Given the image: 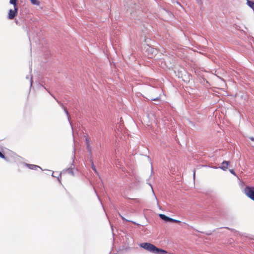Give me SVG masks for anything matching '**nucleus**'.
Returning a JSON list of instances; mask_svg holds the SVG:
<instances>
[{
    "label": "nucleus",
    "mask_w": 254,
    "mask_h": 254,
    "mask_svg": "<svg viewBox=\"0 0 254 254\" xmlns=\"http://www.w3.org/2000/svg\"><path fill=\"white\" fill-rule=\"evenodd\" d=\"M141 248L155 254H166L167 252L162 249L158 248L149 243H142L139 244Z\"/></svg>",
    "instance_id": "f257e3e1"
},
{
    "label": "nucleus",
    "mask_w": 254,
    "mask_h": 254,
    "mask_svg": "<svg viewBox=\"0 0 254 254\" xmlns=\"http://www.w3.org/2000/svg\"><path fill=\"white\" fill-rule=\"evenodd\" d=\"M10 3L14 5V9L9 10L8 17L9 19H13L17 13L18 8L16 6V0H10Z\"/></svg>",
    "instance_id": "f03ea898"
},
{
    "label": "nucleus",
    "mask_w": 254,
    "mask_h": 254,
    "mask_svg": "<svg viewBox=\"0 0 254 254\" xmlns=\"http://www.w3.org/2000/svg\"><path fill=\"white\" fill-rule=\"evenodd\" d=\"M243 192L249 198L254 201V187L246 186L243 190Z\"/></svg>",
    "instance_id": "7ed1b4c3"
},
{
    "label": "nucleus",
    "mask_w": 254,
    "mask_h": 254,
    "mask_svg": "<svg viewBox=\"0 0 254 254\" xmlns=\"http://www.w3.org/2000/svg\"><path fill=\"white\" fill-rule=\"evenodd\" d=\"M144 50L149 58H152L153 56H155L157 53L156 49L151 47L148 44H146L144 46Z\"/></svg>",
    "instance_id": "20e7f679"
},
{
    "label": "nucleus",
    "mask_w": 254,
    "mask_h": 254,
    "mask_svg": "<svg viewBox=\"0 0 254 254\" xmlns=\"http://www.w3.org/2000/svg\"><path fill=\"white\" fill-rule=\"evenodd\" d=\"M56 100V101L59 103L60 104V105L62 107V108L64 109V111L65 112V113L66 114V116H67V119L69 122V124L70 125V126L72 127V125H71V123L70 122V116H69V114L67 110V109L64 107L63 104L61 103H60L58 100L56 98V97L55 96H54L53 95H51Z\"/></svg>",
    "instance_id": "39448f33"
},
{
    "label": "nucleus",
    "mask_w": 254,
    "mask_h": 254,
    "mask_svg": "<svg viewBox=\"0 0 254 254\" xmlns=\"http://www.w3.org/2000/svg\"><path fill=\"white\" fill-rule=\"evenodd\" d=\"M229 164V162L227 161H224L221 164V165L218 167V168H220L222 169L223 171H226L228 166Z\"/></svg>",
    "instance_id": "423d86ee"
},
{
    "label": "nucleus",
    "mask_w": 254,
    "mask_h": 254,
    "mask_svg": "<svg viewBox=\"0 0 254 254\" xmlns=\"http://www.w3.org/2000/svg\"><path fill=\"white\" fill-rule=\"evenodd\" d=\"M160 218L164 220L165 222H170V217L165 215V214H160L159 215Z\"/></svg>",
    "instance_id": "0eeeda50"
},
{
    "label": "nucleus",
    "mask_w": 254,
    "mask_h": 254,
    "mask_svg": "<svg viewBox=\"0 0 254 254\" xmlns=\"http://www.w3.org/2000/svg\"><path fill=\"white\" fill-rule=\"evenodd\" d=\"M25 165L31 170H36L37 168L41 169V167L36 165L25 164Z\"/></svg>",
    "instance_id": "6e6552de"
},
{
    "label": "nucleus",
    "mask_w": 254,
    "mask_h": 254,
    "mask_svg": "<svg viewBox=\"0 0 254 254\" xmlns=\"http://www.w3.org/2000/svg\"><path fill=\"white\" fill-rule=\"evenodd\" d=\"M247 5L250 7L252 9L254 10V2L250 0H247Z\"/></svg>",
    "instance_id": "1a4fd4ad"
},
{
    "label": "nucleus",
    "mask_w": 254,
    "mask_h": 254,
    "mask_svg": "<svg viewBox=\"0 0 254 254\" xmlns=\"http://www.w3.org/2000/svg\"><path fill=\"white\" fill-rule=\"evenodd\" d=\"M63 172H66V173H67L69 174H70L72 176L73 175V171L72 168H67L66 170H64Z\"/></svg>",
    "instance_id": "9d476101"
},
{
    "label": "nucleus",
    "mask_w": 254,
    "mask_h": 254,
    "mask_svg": "<svg viewBox=\"0 0 254 254\" xmlns=\"http://www.w3.org/2000/svg\"><path fill=\"white\" fill-rule=\"evenodd\" d=\"M33 4L35 5H39V1L38 0H29Z\"/></svg>",
    "instance_id": "9b49d317"
},
{
    "label": "nucleus",
    "mask_w": 254,
    "mask_h": 254,
    "mask_svg": "<svg viewBox=\"0 0 254 254\" xmlns=\"http://www.w3.org/2000/svg\"><path fill=\"white\" fill-rule=\"evenodd\" d=\"M119 215L120 216V217L122 218V219L124 220V221H127V222H130L132 223H134L135 224H136V223L134 222V221H130V220H128L127 219H126V218H125L122 215H121L120 213H119Z\"/></svg>",
    "instance_id": "f8f14e48"
},
{
    "label": "nucleus",
    "mask_w": 254,
    "mask_h": 254,
    "mask_svg": "<svg viewBox=\"0 0 254 254\" xmlns=\"http://www.w3.org/2000/svg\"><path fill=\"white\" fill-rule=\"evenodd\" d=\"M91 167H92V169L94 170V171L96 173H97V170L95 168V166H94V163L93 162H91Z\"/></svg>",
    "instance_id": "ddd939ff"
},
{
    "label": "nucleus",
    "mask_w": 254,
    "mask_h": 254,
    "mask_svg": "<svg viewBox=\"0 0 254 254\" xmlns=\"http://www.w3.org/2000/svg\"><path fill=\"white\" fill-rule=\"evenodd\" d=\"M170 222L180 223V222H181V221H179V220H176V219H173V218H170Z\"/></svg>",
    "instance_id": "4468645a"
},
{
    "label": "nucleus",
    "mask_w": 254,
    "mask_h": 254,
    "mask_svg": "<svg viewBox=\"0 0 254 254\" xmlns=\"http://www.w3.org/2000/svg\"><path fill=\"white\" fill-rule=\"evenodd\" d=\"M86 149H87V151L90 154H91V147H90V145H86Z\"/></svg>",
    "instance_id": "2eb2a0df"
},
{
    "label": "nucleus",
    "mask_w": 254,
    "mask_h": 254,
    "mask_svg": "<svg viewBox=\"0 0 254 254\" xmlns=\"http://www.w3.org/2000/svg\"><path fill=\"white\" fill-rule=\"evenodd\" d=\"M0 157L7 160L6 158L5 157L4 154H3L0 151Z\"/></svg>",
    "instance_id": "dca6fc26"
},
{
    "label": "nucleus",
    "mask_w": 254,
    "mask_h": 254,
    "mask_svg": "<svg viewBox=\"0 0 254 254\" xmlns=\"http://www.w3.org/2000/svg\"><path fill=\"white\" fill-rule=\"evenodd\" d=\"M85 143H86V145H90L89 140L87 137H86L85 138Z\"/></svg>",
    "instance_id": "f3484780"
},
{
    "label": "nucleus",
    "mask_w": 254,
    "mask_h": 254,
    "mask_svg": "<svg viewBox=\"0 0 254 254\" xmlns=\"http://www.w3.org/2000/svg\"><path fill=\"white\" fill-rule=\"evenodd\" d=\"M229 171H230V172L232 174L234 175V176H237V175H236V174L235 173V171H234V170H233V169H230V170H229Z\"/></svg>",
    "instance_id": "a211bd4d"
},
{
    "label": "nucleus",
    "mask_w": 254,
    "mask_h": 254,
    "mask_svg": "<svg viewBox=\"0 0 254 254\" xmlns=\"http://www.w3.org/2000/svg\"><path fill=\"white\" fill-rule=\"evenodd\" d=\"M160 99V96H158L155 98L151 99V100L152 101H159Z\"/></svg>",
    "instance_id": "6ab92c4d"
},
{
    "label": "nucleus",
    "mask_w": 254,
    "mask_h": 254,
    "mask_svg": "<svg viewBox=\"0 0 254 254\" xmlns=\"http://www.w3.org/2000/svg\"><path fill=\"white\" fill-rule=\"evenodd\" d=\"M58 180L59 182L61 181V173L59 174V176L57 177Z\"/></svg>",
    "instance_id": "aec40b11"
},
{
    "label": "nucleus",
    "mask_w": 254,
    "mask_h": 254,
    "mask_svg": "<svg viewBox=\"0 0 254 254\" xmlns=\"http://www.w3.org/2000/svg\"><path fill=\"white\" fill-rule=\"evenodd\" d=\"M30 86H32V76H31V77L30 78Z\"/></svg>",
    "instance_id": "412c9836"
},
{
    "label": "nucleus",
    "mask_w": 254,
    "mask_h": 254,
    "mask_svg": "<svg viewBox=\"0 0 254 254\" xmlns=\"http://www.w3.org/2000/svg\"><path fill=\"white\" fill-rule=\"evenodd\" d=\"M250 138L251 139V140L254 141V137H250Z\"/></svg>",
    "instance_id": "4be33fe9"
},
{
    "label": "nucleus",
    "mask_w": 254,
    "mask_h": 254,
    "mask_svg": "<svg viewBox=\"0 0 254 254\" xmlns=\"http://www.w3.org/2000/svg\"><path fill=\"white\" fill-rule=\"evenodd\" d=\"M195 171L194 170L193 171V178H195Z\"/></svg>",
    "instance_id": "5701e85b"
},
{
    "label": "nucleus",
    "mask_w": 254,
    "mask_h": 254,
    "mask_svg": "<svg viewBox=\"0 0 254 254\" xmlns=\"http://www.w3.org/2000/svg\"><path fill=\"white\" fill-rule=\"evenodd\" d=\"M52 176L54 177H56L55 175H54V172L52 174Z\"/></svg>",
    "instance_id": "b1692460"
},
{
    "label": "nucleus",
    "mask_w": 254,
    "mask_h": 254,
    "mask_svg": "<svg viewBox=\"0 0 254 254\" xmlns=\"http://www.w3.org/2000/svg\"><path fill=\"white\" fill-rule=\"evenodd\" d=\"M52 176L54 177H56L55 175H54V172L52 174Z\"/></svg>",
    "instance_id": "393cba45"
},
{
    "label": "nucleus",
    "mask_w": 254,
    "mask_h": 254,
    "mask_svg": "<svg viewBox=\"0 0 254 254\" xmlns=\"http://www.w3.org/2000/svg\"><path fill=\"white\" fill-rule=\"evenodd\" d=\"M149 186L151 187V188L152 190H153V188H152V186H151L150 184H149Z\"/></svg>",
    "instance_id": "a878e982"
},
{
    "label": "nucleus",
    "mask_w": 254,
    "mask_h": 254,
    "mask_svg": "<svg viewBox=\"0 0 254 254\" xmlns=\"http://www.w3.org/2000/svg\"><path fill=\"white\" fill-rule=\"evenodd\" d=\"M26 78H27V79H29L28 76H26Z\"/></svg>",
    "instance_id": "bb28decb"
}]
</instances>
